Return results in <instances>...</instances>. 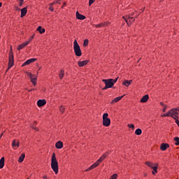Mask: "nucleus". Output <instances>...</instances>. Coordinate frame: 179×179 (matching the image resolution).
Listing matches in <instances>:
<instances>
[{"label": "nucleus", "mask_w": 179, "mask_h": 179, "mask_svg": "<svg viewBox=\"0 0 179 179\" xmlns=\"http://www.w3.org/2000/svg\"><path fill=\"white\" fill-rule=\"evenodd\" d=\"M127 127H129V128H131L132 129H135V126L134 124H127Z\"/></svg>", "instance_id": "f704fd0d"}, {"label": "nucleus", "mask_w": 179, "mask_h": 179, "mask_svg": "<svg viewBox=\"0 0 179 179\" xmlns=\"http://www.w3.org/2000/svg\"><path fill=\"white\" fill-rule=\"evenodd\" d=\"M34 38V34H33V35L31 36V37L29 38V40L27 41H29V43H30V41H31V40H33Z\"/></svg>", "instance_id": "4c0bfd02"}, {"label": "nucleus", "mask_w": 179, "mask_h": 179, "mask_svg": "<svg viewBox=\"0 0 179 179\" xmlns=\"http://www.w3.org/2000/svg\"><path fill=\"white\" fill-rule=\"evenodd\" d=\"M27 13V7L23 8L21 9V15L20 17H24Z\"/></svg>", "instance_id": "ddd939ff"}, {"label": "nucleus", "mask_w": 179, "mask_h": 179, "mask_svg": "<svg viewBox=\"0 0 179 179\" xmlns=\"http://www.w3.org/2000/svg\"><path fill=\"white\" fill-rule=\"evenodd\" d=\"M164 108H163V109H162V111H163V113H166V110H167V106H163Z\"/></svg>", "instance_id": "c9c22d12"}, {"label": "nucleus", "mask_w": 179, "mask_h": 179, "mask_svg": "<svg viewBox=\"0 0 179 179\" xmlns=\"http://www.w3.org/2000/svg\"><path fill=\"white\" fill-rule=\"evenodd\" d=\"M1 6H2V3H0V8H1Z\"/></svg>", "instance_id": "de8ad7c7"}, {"label": "nucleus", "mask_w": 179, "mask_h": 179, "mask_svg": "<svg viewBox=\"0 0 179 179\" xmlns=\"http://www.w3.org/2000/svg\"><path fill=\"white\" fill-rule=\"evenodd\" d=\"M63 147H64V143H62V141H57L55 144V148L57 149H62Z\"/></svg>", "instance_id": "4468645a"}, {"label": "nucleus", "mask_w": 179, "mask_h": 179, "mask_svg": "<svg viewBox=\"0 0 179 179\" xmlns=\"http://www.w3.org/2000/svg\"><path fill=\"white\" fill-rule=\"evenodd\" d=\"M110 124H111V120L108 118V113H104L103 115V125L110 127Z\"/></svg>", "instance_id": "39448f33"}, {"label": "nucleus", "mask_w": 179, "mask_h": 179, "mask_svg": "<svg viewBox=\"0 0 179 179\" xmlns=\"http://www.w3.org/2000/svg\"><path fill=\"white\" fill-rule=\"evenodd\" d=\"M122 97H124V95L122 96H117L116 97L114 100H113L111 101V103H117V101H120V100H121L122 99Z\"/></svg>", "instance_id": "5701e85b"}, {"label": "nucleus", "mask_w": 179, "mask_h": 179, "mask_svg": "<svg viewBox=\"0 0 179 179\" xmlns=\"http://www.w3.org/2000/svg\"><path fill=\"white\" fill-rule=\"evenodd\" d=\"M43 178H44V179H47V176H43Z\"/></svg>", "instance_id": "c03bdc74"}, {"label": "nucleus", "mask_w": 179, "mask_h": 179, "mask_svg": "<svg viewBox=\"0 0 179 179\" xmlns=\"http://www.w3.org/2000/svg\"><path fill=\"white\" fill-rule=\"evenodd\" d=\"M27 76L30 78V79H31L32 78H34V76L31 73H27Z\"/></svg>", "instance_id": "473e14b6"}, {"label": "nucleus", "mask_w": 179, "mask_h": 179, "mask_svg": "<svg viewBox=\"0 0 179 179\" xmlns=\"http://www.w3.org/2000/svg\"><path fill=\"white\" fill-rule=\"evenodd\" d=\"M19 5L20 6H22V5H23V2L20 1Z\"/></svg>", "instance_id": "79ce46f5"}, {"label": "nucleus", "mask_w": 179, "mask_h": 179, "mask_svg": "<svg viewBox=\"0 0 179 179\" xmlns=\"http://www.w3.org/2000/svg\"><path fill=\"white\" fill-rule=\"evenodd\" d=\"M29 92H31V90H29Z\"/></svg>", "instance_id": "3c124183"}, {"label": "nucleus", "mask_w": 179, "mask_h": 179, "mask_svg": "<svg viewBox=\"0 0 179 179\" xmlns=\"http://www.w3.org/2000/svg\"><path fill=\"white\" fill-rule=\"evenodd\" d=\"M178 112H179L178 108H172L169 112L161 115V117H172V118L176 120V117H177V115H178Z\"/></svg>", "instance_id": "7ed1b4c3"}, {"label": "nucleus", "mask_w": 179, "mask_h": 179, "mask_svg": "<svg viewBox=\"0 0 179 179\" xmlns=\"http://www.w3.org/2000/svg\"><path fill=\"white\" fill-rule=\"evenodd\" d=\"M88 61L87 60H84V61H79L78 62V66L82 67V66H85V65H87Z\"/></svg>", "instance_id": "a211bd4d"}, {"label": "nucleus", "mask_w": 179, "mask_h": 179, "mask_svg": "<svg viewBox=\"0 0 179 179\" xmlns=\"http://www.w3.org/2000/svg\"><path fill=\"white\" fill-rule=\"evenodd\" d=\"M13 64H14V62H13V53H9V62H8V68L7 69V72L8 71H9V69L10 68H12V66H13Z\"/></svg>", "instance_id": "0eeeda50"}, {"label": "nucleus", "mask_w": 179, "mask_h": 179, "mask_svg": "<svg viewBox=\"0 0 179 179\" xmlns=\"http://www.w3.org/2000/svg\"><path fill=\"white\" fill-rule=\"evenodd\" d=\"M123 19H124L127 24H130L132 22H135V18L134 17L127 16V17H123Z\"/></svg>", "instance_id": "6e6552de"}, {"label": "nucleus", "mask_w": 179, "mask_h": 179, "mask_svg": "<svg viewBox=\"0 0 179 179\" xmlns=\"http://www.w3.org/2000/svg\"><path fill=\"white\" fill-rule=\"evenodd\" d=\"M106 157L107 155H106V154L103 155L96 162L98 163V164H100Z\"/></svg>", "instance_id": "412c9836"}, {"label": "nucleus", "mask_w": 179, "mask_h": 179, "mask_svg": "<svg viewBox=\"0 0 179 179\" xmlns=\"http://www.w3.org/2000/svg\"><path fill=\"white\" fill-rule=\"evenodd\" d=\"M64 71L63 70H61L60 73H59V78L62 79V78H64Z\"/></svg>", "instance_id": "c756f323"}, {"label": "nucleus", "mask_w": 179, "mask_h": 179, "mask_svg": "<svg viewBox=\"0 0 179 179\" xmlns=\"http://www.w3.org/2000/svg\"><path fill=\"white\" fill-rule=\"evenodd\" d=\"M35 61H37V59L36 58L29 59L27 60L25 62H24L22 66H26V65H30V64L34 62Z\"/></svg>", "instance_id": "1a4fd4ad"}, {"label": "nucleus", "mask_w": 179, "mask_h": 179, "mask_svg": "<svg viewBox=\"0 0 179 179\" xmlns=\"http://www.w3.org/2000/svg\"><path fill=\"white\" fill-rule=\"evenodd\" d=\"M94 1H96V0H90V1H89V5H90V6H92V3H94Z\"/></svg>", "instance_id": "e433bc0d"}, {"label": "nucleus", "mask_w": 179, "mask_h": 179, "mask_svg": "<svg viewBox=\"0 0 179 179\" xmlns=\"http://www.w3.org/2000/svg\"><path fill=\"white\" fill-rule=\"evenodd\" d=\"M24 157H26V155L24 153H22L18 159V162L22 163L24 160Z\"/></svg>", "instance_id": "4be33fe9"}, {"label": "nucleus", "mask_w": 179, "mask_h": 179, "mask_svg": "<svg viewBox=\"0 0 179 179\" xmlns=\"http://www.w3.org/2000/svg\"><path fill=\"white\" fill-rule=\"evenodd\" d=\"M59 110H60V112L64 113V111H65V107H64V106H61L59 108Z\"/></svg>", "instance_id": "2f4dec72"}, {"label": "nucleus", "mask_w": 179, "mask_h": 179, "mask_svg": "<svg viewBox=\"0 0 179 179\" xmlns=\"http://www.w3.org/2000/svg\"><path fill=\"white\" fill-rule=\"evenodd\" d=\"M160 105L162 106V107H164V106H166L164 105V103H163V102H160Z\"/></svg>", "instance_id": "ea45409f"}, {"label": "nucleus", "mask_w": 179, "mask_h": 179, "mask_svg": "<svg viewBox=\"0 0 179 179\" xmlns=\"http://www.w3.org/2000/svg\"><path fill=\"white\" fill-rule=\"evenodd\" d=\"M29 43H30V41H27V42H25V43H24L18 46L17 50H23V48H24V47H26V45H29Z\"/></svg>", "instance_id": "2eb2a0df"}, {"label": "nucleus", "mask_w": 179, "mask_h": 179, "mask_svg": "<svg viewBox=\"0 0 179 179\" xmlns=\"http://www.w3.org/2000/svg\"><path fill=\"white\" fill-rule=\"evenodd\" d=\"M136 135H141L142 134V129H137L135 131Z\"/></svg>", "instance_id": "cd10ccee"}, {"label": "nucleus", "mask_w": 179, "mask_h": 179, "mask_svg": "<svg viewBox=\"0 0 179 179\" xmlns=\"http://www.w3.org/2000/svg\"><path fill=\"white\" fill-rule=\"evenodd\" d=\"M3 134H1V136H0V139L2 138Z\"/></svg>", "instance_id": "37998d69"}, {"label": "nucleus", "mask_w": 179, "mask_h": 179, "mask_svg": "<svg viewBox=\"0 0 179 179\" xmlns=\"http://www.w3.org/2000/svg\"><path fill=\"white\" fill-rule=\"evenodd\" d=\"M173 141H175V145L176 146L179 145V138L178 137H175Z\"/></svg>", "instance_id": "bb28decb"}, {"label": "nucleus", "mask_w": 179, "mask_h": 179, "mask_svg": "<svg viewBox=\"0 0 179 179\" xmlns=\"http://www.w3.org/2000/svg\"><path fill=\"white\" fill-rule=\"evenodd\" d=\"M3 166H5V157H1L0 159V169H3Z\"/></svg>", "instance_id": "6ab92c4d"}, {"label": "nucleus", "mask_w": 179, "mask_h": 179, "mask_svg": "<svg viewBox=\"0 0 179 179\" xmlns=\"http://www.w3.org/2000/svg\"><path fill=\"white\" fill-rule=\"evenodd\" d=\"M31 79V82H32L33 85L36 86L37 82V77H32Z\"/></svg>", "instance_id": "a878e982"}, {"label": "nucleus", "mask_w": 179, "mask_h": 179, "mask_svg": "<svg viewBox=\"0 0 179 179\" xmlns=\"http://www.w3.org/2000/svg\"><path fill=\"white\" fill-rule=\"evenodd\" d=\"M117 80H118V78L116 79L109 78V79H103L102 82L105 83V87L102 89V90H107V89H111L115 83H117Z\"/></svg>", "instance_id": "f257e3e1"}, {"label": "nucleus", "mask_w": 179, "mask_h": 179, "mask_svg": "<svg viewBox=\"0 0 179 179\" xmlns=\"http://www.w3.org/2000/svg\"><path fill=\"white\" fill-rule=\"evenodd\" d=\"M152 174H156V171H152Z\"/></svg>", "instance_id": "49530a36"}, {"label": "nucleus", "mask_w": 179, "mask_h": 179, "mask_svg": "<svg viewBox=\"0 0 179 179\" xmlns=\"http://www.w3.org/2000/svg\"><path fill=\"white\" fill-rule=\"evenodd\" d=\"M51 12H53L54 11V8H52V6H50V8H49Z\"/></svg>", "instance_id": "58836bf2"}, {"label": "nucleus", "mask_w": 179, "mask_h": 179, "mask_svg": "<svg viewBox=\"0 0 179 179\" xmlns=\"http://www.w3.org/2000/svg\"><path fill=\"white\" fill-rule=\"evenodd\" d=\"M103 26H107V23L104 22V23H101V24H96L95 27H103Z\"/></svg>", "instance_id": "c85d7f7f"}, {"label": "nucleus", "mask_w": 179, "mask_h": 179, "mask_svg": "<svg viewBox=\"0 0 179 179\" xmlns=\"http://www.w3.org/2000/svg\"><path fill=\"white\" fill-rule=\"evenodd\" d=\"M65 5H66V3H64V6H65Z\"/></svg>", "instance_id": "8fccbe9b"}, {"label": "nucleus", "mask_w": 179, "mask_h": 179, "mask_svg": "<svg viewBox=\"0 0 179 179\" xmlns=\"http://www.w3.org/2000/svg\"><path fill=\"white\" fill-rule=\"evenodd\" d=\"M55 3H57V1H55V2H53V3H52L50 4V6H52V5H54Z\"/></svg>", "instance_id": "a19ab883"}, {"label": "nucleus", "mask_w": 179, "mask_h": 179, "mask_svg": "<svg viewBox=\"0 0 179 179\" xmlns=\"http://www.w3.org/2000/svg\"><path fill=\"white\" fill-rule=\"evenodd\" d=\"M51 168L55 174H58V161H57V157H55V153H52L51 159Z\"/></svg>", "instance_id": "f03ea898"}, {"label": "nucleus", "mask_w": 179, "mask_h": 179, "mask_svg": "<svg viewBox=\"0 0 179 179\" xmlns=\"http://www.w3.org/2000/svg\"><path fill=\"white\" fill-rule=\"evenodd\" d=\"M73 50L76 57H82V50H80V46L76 40L73 42Z\"/></svg>", "instance_id": "20e7f679"}, {"label": "nucleus", "mask_w": 179, "mask_h": 179, "mask_svg": "<svg viewBox=\"0 0 179 179\" xmlns=\"http://www.w3.org/2000/svg\"><path fill=\"white\" fill-rule=\"evenodd\" d=\"M57 3H59V0H57Z\"/></svg>", "instance_id": "a18cd8bd"}, {"label": "nucleus", "mask_w": 179, "mask_h": 179, "mask_svg": "<svg viewBox=\"0 0 179 179\" xmlns=\"http://www.w3.org/2000/svg\"><path fill=\"white\" fill-rule=\"evenodd\" d=\"M145 164H146V166H148L150 169H152V170H154V171H155V173H157V169L159 167V164H153L150 162H146L145 163Z\"/></svg>", "instance_id": "423d86ee"}, {"label": "nucleus", "mask_w": 179, "mask_h": 179, "mask_svg": "<svg viewBox=\"0 0 179 179\" xmlns=\"http://www.w3.org/2000/svg\"><path fill=\"white\" fill-rule=\"evenodd\" d=\"M37 31H39L41 34H43V33H45V29H43L41 26H39L37 29Z\"/></svg>", "instance_id": "393cba45"}, {"label": "nucleus", "mask_w": 179, "mask_h": 179, "mask_svg": "<svg viewBox=\"0 0 179 179\" xmlns=\"http://www.w3.org/2000/svg\"><path fill=\"white\" fill-rule=\"evenodd\" d=\"M31 127L32 129H34L35 131H38V128L36 127L34 124L31 125Z\"/></svg>", "instance_id": "72a5a7b5"}, {"label": "nucleus", "mask_w": 179, "mask_h": 179, "mask_svg": "<svg viewBox=\"0 0 179 179\" xmlns=\"http://www.w3.org/2000/svg\"><path fill=\"white\" fill-rule=\"evenodd\" d=\"M35 124H37V122H35Z\"/></svg>", "instance_id": "603ef678"}, {"label": "nucleus", "mask_w": 179, "mask_h": 179, "mask_svg": "<svg viewBox=\"0 0 179 179\" xmlns=\"http://www.w3.org/2000/svg\"><path fill=\"white\" fill-rule=\"evenodd\" d=\"M76 17H77V19H79L80 20H85V19H86V17L85 15L79 13V11L76 12Z\"/></svg>", "instance_id": "9b49d317"}, {"label": "nucleus", "mask_w": 179, "mask_h": 179, "mask_svg": "<svg viewBox=\"0 0 179 179\" xmlns=\"http://www.w3.org/2000/svg\"><path fill=\"white\" fill-rule=\"evenodd\" d=\"M24 0H20V2H23Z\"/></svg>", "instance_id": "09e8293b"}, {"label": "nucleus", "mask_w": 179, "mask_h": 179, "mask_svg": "<svg viewBox=\"0 0 179 179\" xmlns=\"http://www.w3.org/2000/svg\"><path fill=\"white\" fill-rule=\"evenodd\" d=\"M13 148H19V142L17 140H14L12 143Z\"/></svg>", "instance_id": "b1692460"}, {"label": "nucleus", "mask_w": 179, "mask_h": 179, "mask_svg": "<svg viewBox=\"0 0 179 179\" xmlns=\"http://www.w3.org/2000/svg\"><path fill=\"white\" fill-rule=\"evenodd\" d=\"M148 100H149V95L146 94L141 98L140 101L141 103H146Z\"/></svg>", "instance_id": "dca6fc26"}, {"label": "nucleus", "mask_w": 179, "mask_h": 179, "mask_svg": "<svg viewBox=\"0 0 179 179\" xmlns=\"http://www.w3.org/2000/svg\"><path fill=\"white\" fill-rule=\"evenodd\" d=\"M46 103L47 101H45V99H39L37 101L38 107H43V106H45Z\"/></svg>", "instance_id": "9d476101"}, {"label": "nucleus", "mask_w": 179, "mask_h": 179, "mask_svg": "<svg viewBox=\"0 0 179 179\" xmlns=\"http://www.w3.org/2000/svg\"><path fill=\"white\" fill-rule=\"evenodd\" d=\"M99 166V164L95 162L94 164H92L90 168L87 169L85 171H90V170H93V169H96Z\"/></svg>", "instance_id": "f3484780"}, {"label": "nucleus", "mask_w": 179, "mask_h": 179, "mask_svg": "<svg viewBox=\"0 0 179 179\" xmlns=\"http://www.w3.org/2000/svg\"><path fill=\"white\" fill-rule=\"evenodd\" d=\"M170 148V145L169 143H162L160 146L161 150H166L167 148Z\"/></svg>", "instance_id": "f8f14e48"}, {"label": "nucleus", "mask_w": 179, "mask_h": 179, "mask_svg": "<svg viewBox=\"0 0 179 179\" xmlns=\"http://www.w3.org/2000/svg\"><path fill=\"white\" fill-rule=\"evenodd\" d=\"M131 83H132V80H124V81H123L122 85H124V86H126V87H128V86L131 85Z\"/></svg>", "instance_id": "aec40b11"}, {"label": "nucleus", "mask_w": 179, "mask_h": 179, "mask_svg": "<svg viewBox=\"0 0 179 179\" xmlns=\"http://www.w3.org/2000/svg\"><path fill=\"white\" fill-rule=\"evenodd\" d=\"M83 45H84V47H86L87 45H89V40L85 39V40L84 41Z\"/></svg>", "instance_id": "7c9ffc66"}]
</instances>
